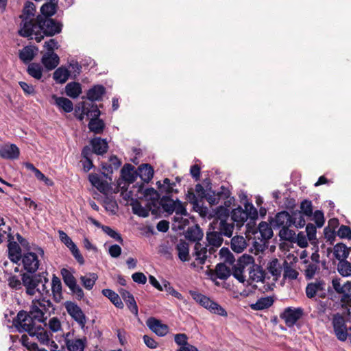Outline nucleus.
Wrapping results in <instances>:
<instances>
[{
  "label": "nucleus",
  "instance_id": "nucleus-2",
  "mask_svg": "<svg viewBox=\"0 0 351 351\" xmlns=\"http://www.w3.org/2000/svg\"><path fill=\"white\" fill-rule=\"evenodd\" d=\"M208 245L204 247L200 243L197 242L194 247L193 256L199 265H203L210 254L214 253L217 248L219 247L223 242L221 233L217 231L208 232L206 235Z\"/></svg>",
  "mask_w": 351,
  "mask_h": 351
},
{
  "label": "nucleus",
  "instance_id": "nucleus-56",
  "mask_svg": "<svg viewBox=\"0 0 351 351\" xmlns=\"http://www.w3.org/2000/svg\"><path fill=\"white\" fill-rule=\"evenodd\" d=\"M219 229L221 235L230 237L232 235L234 225L232 223H228L226 220L222 219L219 222Z\"/></svg>",
  "mask_w": 351,
  "mask_h": 351
},
{
  "label": "nucleus",
  "instance_id": "nucleus-12",
  "mask_svg": "<svg viewBox=\"0 0 351 351\" xmlns=\"http://www.w3.org/2000/svg\"><path fill=\"white\" fill-rule=\"evenodd\" d=\"M247 232L252 233L255 239L265 241L271 239L273 236V230L271 226L265 221L259 223L258 228L254 230H251L250 224L247 223Z\"/></svg>",
  "mask_w": 351,
  "mask_h": 351
},
{
  "label": "nucleus",
  "instance_id": "nucleus-9",
  "mask_svg": "<svg viewBox=\"0 0 351 351\" xmlns=\"http://www.w3.org/2000/svg\"><path fill=\"white\" fill-rule=\"evenodd\" d=\"M334 332L337 338L341 341H345L349 338V332L344 317L339 313L335 314L332 319Z\"/></svg>",
  "mask_w": 351,
  "mask_h": 351
},
{
  "label": "nucleus",
  "instance_id": "nucleus-33",
  "mask_svg": "<svg viewBox=\"0 0 351 351\" xmlns=\"http://www.w3.org/2000/svg\"><path fill=\"white\" fill-rule=\"evenodd\" d=\"M51 291L53 299L56 302H60L62 298V283L60 279L55 275L51 280Z\"/></svg>",
  "mask_w": 351,
  "mask_h": 351
},
{
  "label": "nucleus",
  "instance_id": "nucleus-34",
  "mask_svg": "<svg viewBox=\"0 0 351 351\" xmlns=\"http://www.w3.org/2000/svg\"><path fill=\"white\" fill-rule=\"evenodd\" d=\"M88 178L92 185L96 187L100 192L104 193L108 189V182L102 180L97 174L91 173L89 175Z\"/></svg>",
  "mask_w": 351,
  "mask_h": 351
},
{
  "label": "nucleus",
  "instance_id": "nucleus-17",
  "mask_svg": "<svg viewBox=\"0 0 351 351\" xmlns=\"http://www.w3.org/2000/svg\"><path fill=\"white\" fill-rule=\"evenodd\" d=\"M78 110L80 112L78 117L80 120H83L84 116L89 118L99 117L100 116V111L97 106L92 103L82 102L79 104Z\"/></svg>",
  "mask_w": 351,
  "mask_h": 351
},
{
  "label": "nucleus",
  "instance_id": "nucleus-50",
  "mask_svg": "<svg viewBox=\"0 0 351 351\" xmlns=\"http://www.w3.org/2000/svg\"><path fill=\"white\" fill-rule=\"evenodd\" d=\"M267 269L273 276L276 278L280 276L282 267L278 259L275 258L270 261L268 264Z\"/></svg>",
  "mask_w": 351,
  "mask_h": 351
},
{
  "label": "nucleus",
  "instance_id": "nucleus-11",
  "mask_svg": "<svg viewBox=\"0 0 351 351\" xmlns=\"http://www.w3.org/2000/svg\"><path fill=\"white\" fill-rule=\"evenodd\" d=\"M72 334L71 332H68L63 334L65 346L68 351H84L87 346V339L85 337H74L71 338Z\"/></svg>",
  "mask_w": 351,
  "mask_h": 351
},
{
  "label": "nucleus",
  "instance_id": "nucleus-52",
  "mask_svg": "<svg viewBox=\"0 0 351 351\" xmlns=\"http://www.w3.org/2000/svg\"><path fill=\"white\" fill-rule=\"evenodd\" d=\"M49 282L48 278L45 277H43V282H40L41 284V286L37 287L36 289V293L38 292L40 296V299H45L49 300L48 297H49V289L47 287L46 284Z\"/></svg>",
  "mask_w": 351,
  "mask_h": 351
},
{
  "label": "nucleus",
  "instance_id": "nucleus-20",
  "mask_svg": "<svg viewBox=\"0 0 351 351\" xmlns=\"http://www.w3.org/2000/svg\"><path fill=\"white\" fill-rule=\"evenodd\" d=\"M35 12V5L32 2H27L24 6L23 14L21 15V23L19 30L22 29L23 24L25 22L28 21L31 24L36 23L37 19H34Z\"/></svg>",
  "mask_w": 351,
  "mask_h": 351
},
{
  "label": "nucleus",
  "instance_id": "nucleus-36",
  "mask_svg": "<svg viewBox=\"0 0 351 351\" xmlns=\"http://www.w3.org/2000/svg\"><path fill=\"white\" fill-rule=\"evenodd\" d=\"M246 246L245 239L242 236L234 237L231 240V248L237 253L242 252Z\"/></svg>",
  "mask_w": 351,
  "mask_h": 351
},
{
  "label": "nucleus",
  "instance_id": "nucleus-44",
  "mask_svg": "<svg viewBox=\"0 0 351 351\" xmlns=\"http://www.w3.org/2000/svg\"><path fill=\"white\" fill-rule=\"evenodd\" d=\"M202 237L203 232L197 226L189 228L186 232V238L192 241H199Z\"/></svg>",
  "mask_w": 351,
  "mask_h": 351
},
{
  "label": "nucleus",
  "instance_id": "nucleus-15",
  "mask_svg": "<svg viewBox=\"0 0 351 351\" xmlns=\"http://www.w3.org/2000/svg\"><path fill=\"white\" fill-rule=\"evenodd\" d=\"M58 234L60 241L70 250L77 262L81 265L84 264V259L72 239L62 230H58Z\"/></svg>",
  "mask_w": 351,
  "mask_h": 351
},
{
  "label": "nucleus",
  "instance_id": "nucleus-54",
  "mask_svg": "<svg viewBox=\"0 0 351 351\" xmlns=\"http://www.w3.org/2000/svg\"><path fill=\"white\" fill-rule=\"evenodd\" d=\"M337 271L342 276H351V263L346 260L339 261L337 265Z\"/></svg>",
  "mask_w": 351,
  "mask_h": 351
},
{
  "label": "nucleus",
  "instance_id": "nucleus-46",
  "mask_svg": "<svg viewBox=\"0 0 351 351\" xmlns=\"http://www.w3.org/2000/svg\"><path fill=\"white\" fill-rule=\"evenodd\" d=\"M104 126L105 125L103 121L99 119L98 117H92L88 123L90 130L95 134L101 133L104 130Z\"/></svg>",
  "mask_w": 351,
  "mask_h": 351
},
{
  "label": "nucleus",
  "instance_id": "nucleus-10",
  "mask_svg": "<svg viewBox=\"0 0 351 351\" xmlns=\"http://www.w3.org/2000/svg\"><path fill=\"white\" fill-rule=\"evenodd\" d=\"M205 198L211 205L217 204L221 199H226L224 205L227 207H229L234 201V198L230 197V191L224 186H221V191L217 193L214 191L207 193Z\"/></svg>",
  "mask_w": 351,
  "mask_h": 351
},
{
  "label": "nucleus",
  "instance_id": "nucleus-32",
  "mask_svg": "<svg viewBox=\"0 0 351 351\" xmlns=\"http://www.w3.org/2000/svg\"><path fill=\"white\" fill-rule=\"evenodd\" d=\"M90 143L93 149V152L98 155H102L105 154L108 150V143L104 139H101V138L97 137L93 138Z\"/></svg>",
  "mask_w": 351,
  "mask_h": 351
},
{
  "label": "nucleus",
  "instance_id": "nucleus-43",
  "mask_svg": "<svg viewBox=\"0 0 351 351\" xmlns=\"http://www.w3.org/2000/svg\"><path fill=\"white\" fill-rule=\"evenodd\" d=\"M104 295L107 297L113 304L120 308L123 307V304L119 297V295L111 289H106L102 290Z\"/></svg>",
  "mask_w": 351,
  "mask_h": 351
},
{
  "label": "nucleus",
  "instance_id": "nucleus-8",
  "mask_svg": "<svg viewBox=\"0 0 351 351\" xmlns=\"http://www.w3.org/2000/svg\"><path fill=\"white\" fill-rule=\"evenodd\" d=\"M14 324L19 330L27 332L29 335L36 331L38 326L35 323L34 318L31 316L30 313L23 311L18 313Z\"/></svg>",
  "mask_w": 351,
  "mask_h": 351
},
{
  "label": "nucleus",
  "instance_id": "nucleus-21",
  "mask_svg": "<svg viewBox=\"0 0 351 351\" xmlns=\"http://www.w3.org/2000/svg\"><path fill=\"white\" fill-rule=\"evenodd\" d=\"M138 193H141L143 196L136 194V198H144L146 201H150L151 204L155 206L160 199V195L154 188H148L143 191V186H140L137 189Z\"/></svg>",
  "mask_w": 351,
  "mask_h": 351
},
{
  "label": "nucleus",
  "instance_id": "nucleus-4",
  "mask_svg": "<svg viewBox=\"0 0 351 351\" xmlns=\"http://www.w3.org/2000/svg\"><path fill=\"white\" fill-rule=\"evenodd\" d=\"M52 307V304L49 300L35 299L32 302L29 311L31 316L38 322H45L47 318V315L50 314L49 309Z\"/></svg>",
  "mask_w": 351,
  "mask_h": 351
},
{
  "label": "nucleus",
  "instance_id": "nucleus-40",
  "mask_svg": "<svg viewBox=\"0 0 351 351\" xmlns=\"http://www.w3.org/2000/svg\"><path fill=\"white\" fill-rule=\"evenodd\" d=\"M299 275L298 271L295 269L292 265L287 261L283 263V278L290 280H293L298 278Z\"/></svg>",
  "mask_w": 351,
  "mask_h": 351
},
{
  "label": "nucleus",
  "instance_id": "nucleus-63",
  "mask_svg": "<svg viewBox=\"0 0 351 351\" xmlns=\"http://www.w3.org/2000/svg\"><path fill=\"white\" fill-rule=\"evenodd\" d=\"M160 204L166 212L173 213V209H175L176 201L169 198L162 197L160 199Z\"/></svg>",
  "mask_w": 351,
  "mask_h": 351
},
{
  "label": "nucleus",
  "instance_id": "nucleus-25",
  "mask_svg": "<svg viewBox=\"0 0 351 351\" xmlns=\"http://www.w3.org/2000/svg\"><path fill=\"white\" fill-rule=\"evenodd\" d=\"M19 149L14 144L5 145L0 148V157L5 159H16L19 156Z\"/></svg>",
  "mask_w": 351,
  "mask_h": 351
},
{
  "label": "nucleus",
  "instance_id": "nucleus-24",
  "mask_svg": "<svg viewBox=\"0 0 351 351\" xmlns=\"http://www.w3.org/2000/svg\"><path fill=\"white\" fill-rule=\"evenodd\" d=\"M60 58L53 51L46 52L42 58L41 62L47 70H53L59 64Z\"/></svg>",
  "mask_w": 351,
  "mask_h": 351
},
{
  "label": "nucleus",
  "instance_id": "nucleus-29",
  "mask_svg": "<svg viewBox=\"0 0 351 351\" xmlns=\"http://www.w3.org/2000/svg\"><path fill=\"white\" fill-rule=\"evenodd\" d=\"M141 180L145 182H149L153 178L154 169L149 164L141 165L138 168V173Z\"/></svg>",
  "mask_w": 351,
  "mask_h": 351
},
{
  "label": "nucleus",
  "instance_id": "nucleus-23",
  "mask_svg": "<svg viewBox=\"0 0 351 351\" xmlns=\"http://www.w3.org/2000/svg\"><path fill=\"white\" fill-rule=\"evenodd\" d=\"M272 226L276 228H282L286 226H291V215L286 212H280L278 213L271 221Z\"/></svg>",
  "mask_w": 351,
  "mask_h": 351
},
{
  "label": "nucleus",
  "instance_id": "nucleus-22",
  "mask_svg": "<svg viewBox=\"0 0 351 351\" xmlns=\"http://www.w3.org/2000/svg\"><path fill=\"white\" fill-rule=\"evenodd\" d=\"M265 279V272L256 265H252L249 269V277L247 278L246 286L252 285L254 282H263Z\"/></svg>",
  "mask_w": 351,
  "mask_h": 351
},
{
  "label": "nucleus",
  "instance_id": "nucleus-13",
  "mask_svg": "<svg viewBox=\"0 0 351 351\" xmlns=\"http://www.w3.org/2000/svg\"><path fill=\"white\" fill-rule=\"evenodd\" d=\"M64 306L69 315L83 328L86 325V319L80 307L73 302H65Z\"/></svg>",
  "mask_w": 351,
  "mask_h": 351
},
{
  "label": "nucleus",
  "instance_id": "nucleus-3",
  "mask_svg": "<svg viewBox=\"0 0 351 351\" xmlns=\"http://www.w3.org/2000/svg\"><path fill=\"white\" fill-rule=\"evenodd\" d=\"M45 252L43 248L35 247L32 251L25 252L22 256V263L23 268L29 273L36 272L40 266L41 258H43Z\"/></svg>",
  "mask_w": 351,
  "mask_h": 351
},
{
  "label": "nucleus",
  "instance_id": "nucleus-39",
  "mask_svg": "<svg viewBox=\"0 0 351 351\" xmlns=\"http://www.w3.org/2000/svg\"><path fill=\"white\" fill-rule=\"evenodd\" d=\"M334 255L339 261H345L348 255L349 251L347 246L343 243H338L334 247Z\"/></svg>",
  "mask_w": 351,
  "mask_h": 351
},
{
  "label": "nucleus",
  "instance_id": "nucleus-60",
  "mask_svg": "<svg viewBox=\"0 0 351 351\" xmlns=\"http://www.w3.org/2000/svg\"><path fill=\"white\" fill-rule=\"evenodd\" d=\"M290 226L282 228L279 232L280 237L286 241H294L295 239V233L294 231L290 230Z\"/></svg>",
  "mask_w": 351,
  "mask_h": 351
},
{
  "label": "nucleus",
  "instance_id": "nucleus-16",
  "mask_svg": "<svg viewBox=\"0 0 351 351\" xmlns=\"http://www.w3.org/2000/svg\"><path fill=\"white\" fill-rule=\"evenodd\" d=\"M303 315V309L301 308H287L280 315V317L285 320L287 326H293Z\"/></svg>",
  "mask_w": 351,
  "mask_h": 351
},
{
  "label": "nucleus",
  "instance_id": "nucleus-64",
  "mask_svg": "<svg viewBox=\"0 0 351 351\" xmlns=\"http://www.w3.org/2000/svg\"><path fill=\"white\" fill-rule=\"evenodd\" d=\"M47 326L52 332H58L62 330V324L58 317L51 318Z\"/></svg>",
  "mask_w": 351,
  "mask_h": 351
},
{
  "label": "nucleus",
  "instance_id": "nucleus-27",
  "mask_svg": "<svg viewBox=\"0 0 351 351\" xmlns=\"http://www.w3.org/2000/svg\"><path fill=\"white\" fill-rule=\"evenodd\" d=\"M8 257L11 261L17 263L22 259L21 250L15 241H10L8 245Z\"/></svg>",
  "mask_w": 351,
  "mask_h": 351
},
{
  "label": "nucleus",
  "instance_id": "nucleus-19",
  "mask_svg": "<svg viewBox=\"0 0 351 351\" xmlns=\"http://www.w3.org/2000/svg\"><path fill=\"white\" fill-rule=\"evenodd\" d=\"M146 324L153 332L159 337H164L169 332L168 326L162 324L161 321L154 317H149L147 319Z\"/></svg>",
  "mask_w": 351,
  "mask_h": 351
},
{
  "label": "nucleus",
  "instance_id": "nucleus-5",
  "mask_svg": "<svg viewBox=\"0 0 351 351\" xmlns=\"http://www.w3.org/2000/svg\"><path fill=\"white\" fill-rule=\"evenodd\" d=\"M189 293L194 300H195L198 304H199L205 308L209 310L211 313L223 317L227 316L228 314L226 311L219 304L211 300L207 296L195 291H190Z\"/></svg>",
  "mask_w": 351,
  "mask_h": 351
},
{
  "label": "nucleus",
  "instance_id": "nucleus-62",
  "mask_svg": "<svg viewBox=\"0 0 351 351\" xmlns=\"http://www.w3.org/2000/svg\"><path fill=\"white\" fill-rule=\"evenodd\" d=\"M300 210L304 215L311 217L313 215V205L311 201L305 199L301 202Z\"/></svg>",
  "mask_w": 351,
  "mask_h": 351
},
{
  "label": "nucleus",
  "instance_id": "nucleus-55",
  "mask_svg": "<svg viewBox=\"0 0 351 351\" xmlns=\"http://www.w3.org/2000/svg\"><path fill=\"white\" fill-rule=\"evenodd\" d=\"M173 212L176 213L175 221H180L182 216H187L188 213L184 205L179 200L176 201L175 209Z\"/></svg>",
  "mask_w": 351,
  "mask_h": 351
},
{
  "label": "nucleus",
  "instance_id": "nucleus-49",
  "mask_svg": "<svg viewBox=\"0 0 351 351\" xmlns=\"http://www.w3.org/2000/svg\"><path fill=\"white\" fill-rule=\"evenodd\" d=\"M215 274L217 278L225 280L231 274L230 269L223 263H219L215 268Z\"/></svg>",
  "mask_w": 351,
  "mask_h": 351
},
{
  "label": "nucleus",
  "instance_id": "nucleus-57",
  "mask_svg": "<svg viewBox=\"0 0 351 351\" xmlns=\"http://www.w3.org/2000/svg\"><path fill=\"white\" fill-rule=\"evenodd\" d=\"M40 12L45 18L53 16L56 12V4L52 2H47L42 5Z\"/></svg>",
  "mask_w": 351,
  "mask_h": 351
},
{
  "label": "nucleus",
  "instance_id": "nucleus-45",
  "mask_svg": "<svg viewBox=\"0 0 351 351\" xmlns=\"http://www.w3.org/2000/svg\"><path fill=\"white\" fill-rule=\"evenodd\" d=\"M97 278V275L95 273H88L85 276H82L80 280L84 287L90 290L94 287Z\"/></svg>",
  "mask_w": 351,
  "mask_h": 351
},
{
  "label": "nucleus",
  "instance_id": "nucleus-18",
  "mask_svg": "<svg viewBox=\"0 0 351 351\" xmlns=\"http://www.w3.org/2000/svg\"><path fill=\"white\" fill-rule=\"evenodd\" d=\"M332 285L336 293L342 295L343 300L351 298V281L341 283L340 278H334L332 280Z\"/></svg>",
  "mask_w": 351,
  "mask_h": 351
},
{
  "label": "nucleus",
  "instance_id": "nucleus-42",
  "mask_svg": "<svg viewBox=\"0 0 351 351\" xmlns=\"http://www.w3.org/2000/svg\"><path fill=\"white\" fill-rule=\"evenodd\" d=\"M179 258L183 261H189V245L186 242L180 241L176 245Z\"/></svg>",
  "mask_w": 351,
  "mask_h": 351
},
{
  "label": "nucleus",
  "instance_id": "nucleus-38",
  "mask_svg": "<svg viewBox=\"0 0 351 351\" xmlns=\"http://www.w3.org/2000/svg\"><path fill=\"white\" fill-rule=\"evenodd\" d=\"M65 93L67 96L71 98H77L82 93V88L80 83L70 82L65 87Z\"/></svg>",
  "mask_w": 351,
  "mask_h": 351
},
{
  "label": "nucleus",
  "instance_id": "nucleus-35",
  "mask_svg": "<svg viewBox=\"0 0 351 351\" xmlns=\"http://www.w3.org/2000/svg\"><path fill=\"white\" fill-rule=\"evenodd\" d=\"M31 336H36L39 342L43 345H47L51 340L50 332L45 330L41 326L38 325L36 328V331L34 333H31Z\"/></svg>",
  "mask_w": 351,
  "mask_h": 351
},
{
  "label": "nucleus",
  "instance_id": "nucleus-31",
  "mask_svg": "<svg viewBox=\"0 0 351 351\" xmlns=\"http://www.w3.org/2000/svg\"><path fill=\"white\" fill-rule=\"evenodd\" d=\"M54 104L65 112H71L73 109V105L71 100L62 97H58L56 95H52Z\"/></svg>",
  "mask_w": 351,
  "mask_h": 351
},
{
  "label": "nucleus",
  "instance_id": "nucleus-51",
  "mask_svg": "<svg viewBox=\"0 0 351 351\" xmlns=\"http://www.w3.org/2000/svg\"><path fill=\"white\" fill-rule=\"evenodd\" d=\"M131 206L134 214L142 217H147L149 215V210L143 207L137 200L133 201Z\"/></svg>",
  "mask_w": 351,
  "mask_h": 351
},
{
  "label": "nucleus",
  "instance_id": "nucleus-37",
  "mask_svg": "<svg viewBox=\"0 0 351 351\" xmlns=\"http://www.w3.org/2000/svg\"><path fill=\"white\" fill-rule=\"evenodd\" d=\"M70 75V71L65 67L61 66L57 69L54 73L53 77L57 83H65Z\"/></svg>",
  "mask_w": 351,
  "mask_h": 351
},
{
  "label": "nucleus",
  "instance_id": "nucleus-59",
  "mask_svg": "<svg viewBox=\"0 0 351 351\" xmlns=\"http://www.w3.org/2000/svg\"><path fill=\"white\" fill-rule=\"evenodd\" d=\"M158 187L161 193H165L167 194H170L172 193L173 190V186H175L174 183H171L170 180L168 178H165L163 180V184H161L160 182H157Z\"/></svg>",
  "mask_w": 351,
  "mask_h": 351
},
{
  "label": "nucleus",
  "instance_id": "nucleus-14",
  "mask_svg": "<svg viewBox=\"0 0 351 351\" xmlns=\"http://www.w3.org/2000/svg\"><path fill=\"white\" fill-rule=\"evenodd\" d=\"M40 282H43V277L40 275L30 276L27 274L22 275V283L25 287L27 294L34 295L36 294V289Z\"/></svg>",
  "mask_w": 351,
  "mask_h": 351
},
{
  "label": "nucleus",
  "instance_id": "nucleus-30",
  "mask_svg": "<svg viewBox=\"0 0 351 351\" xmlns=\"http://www.w3.org/2000/svg\"><path fill=\"white\" fill-rule=\"evenodd\" d=\"M271 297H263L259 298L255 303L250 304V307L254 311H261L269 308L274 304Z\"/></svg>",
  "mask_w": 351,
  "mask_h": 351
},
{
  "label": "nucleus",
  "instance_id": "nucleus-1",
  "mask_svg": "<svg viewBox=\"0 0 351 351\" xmlns=\"http://www.w3.org/2000/svg\"><path fill=\"white\" fill-rule=\"evenodd\" d=\"M62 25L53 19L38 16L36 24H31L28 21L23 24L22 29L19 30V34L23 37L34 39L36 42H40L45 36H53L59 34L62 30Z\"/></svg>",
  "mask_w": 351,
  "mask_h": 351
},
{
  "label": "nucleus",
  "instance_id": "nucleus-26",
  "mask_svg": "<svg viewBox=\"0 0 351 351\" xmlns=\"http://www.w3.org/2000/svg\"><path fill=\"white\" fill-rule=\"evenodd\" d=\"M38 49L34 46H26L19 51V58L24 63L30 62L37 54Z\"/></svg>",
  "mask_w": 351,
  "mask_h": 351
},
{
  "label": "nucleus",
  "instance_id": "nucleus-48",
  "mask_svg": "<svg viewBox=\"0 0 351 351\" xmlns=\"http://www.w3.org/2000/svg\"><path fill=\"white\" fill-rule=\"evenodd\" d=\"M245 268L238 265H234L232 268V276L239 282L246 286L247 278L244 274Z\"/></svg>",
  "mask_w": 351,
  "mask_h": 351
},
{
  "label": "nucleus",
  "instance_id": "nucleus-47",
  "mask_svg": "<svg viewBox=\"0 0 351 351\" xmlns=\"http://www.w3.org/2000/svg\"><path fill=\"white\" fill-rule=\"evenodd\" d=\"M27 73L32 77L40 80L43 76L42 66L38 63H31L28 66Z\"/></svg>",
  "mask_w": 351,
  "mask_h": 351
},
{
  "label": "nucleus",
  "instance_id": "nucleus-41",
  "mask_svg": "<svg viewBox=\"0 0 351 351\" xmlns=\"http://www.w3.org/2000/svg\"><path fill=\"white\" fill-rule=\"evenodd\" d=\"M105 93V88L101 85H97L90 88L87 93V98L90 101L99 100Z\"/></svg>",
  "mask_w": 351,
  "mask_h": 351
},
{
  "label": "nucleus",
  "instance_id": "nucleus-61",
  "mask_svg": "<svg viewBox=\"0 0 351 351\" xmlns=\"http://www.w3.org/2000/svg\"><path fill=\"white\" fill-rule=\"evenodd\" d=\"M61 274L65 285L69 287H71L76 284V280L73 274L66 269H62L61 270Z\"/></svg>",
  "mask_w": 351,
  "mask_h": 351
},
{
  "label": "nucleus",
  "instance_id": "nucleus-53",
  "mask_svg": "<svg viewBox=\"0 0 351 351\" xmlns=\"http://www.w3.org/2000/svg\"><path fill=\"white\" fill-rule=\"evenodd\" d=\"M319 270V263H309L304 270V276L307 280L312 279Z\"/></svg>",
  "mask_w": 351,
  "mask_h": 351
},
{
  "label": "nucleus",
  "instance_id": "nucleus-7",
  "mask_svg": "<svg viewBox=\"0 0 351 351\" xmlns=\"http://www.w3.org/2000/svg\"><path fill=\"white\" fill-rule=\"evenodd\" d=\"M256 217V209L251 204H246L245 205V210L241 207H238L232 212V219L237 223V226L243 225L248 218L254 219Z\"/></svg>",
  "mask_w": 351,
  "mask_h": 351
},
{
  "label": "nucleus",
  "instance_id": "nucleus-28",
  "mask_svg": "<svg viewBox=\"0 0 351 351\" xmlns=\"http://www.w3.org/2000/svg\"><path fill=\"white\" fill-rule=\"evenodd\" d=\"M121 177L129 184L133 183L137 177L134 166L130 164L125 165L121 169Z\"/></svg>",
  "mask_w": 351,
  "mask_h": 351
},
{
  "label": "nucleus",
  "instance_id": "nucleus-6",
  "mask_svg": "<svg viewBox=\"0 0 351 351\" xmlns=\"http://www.w3.org/2000/svg\"><path fill=\"white\" fill-rule=\"evenodd\" d=\"M326 285L325 281L322 279L308 283L305 289L306 297L315 300L325 298L327 295Z\"/></svg>",
  "mask_w": 351,
  "mask_h": 351
},
{
  "label": "nucleus",
  "instance_id": "nucleus-58",
  "mask_svg": "<svg viewBox=\"0 0 351 351\" xmlns=\"http://www.w3.org/2000/svg\"><path fill=\"white\" fill-rule=\"evenodd\" d=\"M291 226L293 225L296 228H302L305 226L306 221L301 212L295 211L292 213Z\"/></svg>",
  "mask_w": 351,
  "mask_h": 351
}]
</instances>
